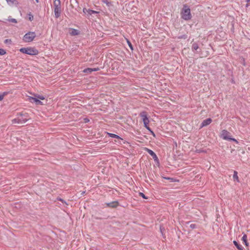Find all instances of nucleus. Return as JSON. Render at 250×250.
Listing matches in <instances>:
<instances>
[{
	"label": "nucleus",
	"mask_w": 250,
	"mask_h": 250,
	"mask_svg": "<svg viewBox=\"0 0 250 250\" xmlns=\"http://www.w3.org/2000/svg\"><path fill=\"white\" fill-rule=\"evenodd\" d=\"M29 20L30 21H32L33 20V16L32 14H29Z\"/></svg>",
	"instance_id": "72a5a7b5"
},
{
	"label": "nucleus",
	"mask_w": 250,
	"mask_h": 250,
	"mask_svg": "<svg viewBox=\"0 0 250 250\" xmlns=\"http://www.w3.org/2000/svg\"><path fill=\"white\" fill-rule=\"evenodd\" d=\"M237 172L236 171H234L233 175V178L234 181H236L237 182H239V178L238 176L237 175Z\"/></svg>",
	"instance_id": "aec40b11"
},
{
	"label": "nucleus",
	"mask_w": 250,
	"mask_h": 250,
	"mask_svg": "<svg viewBox=\"0 0 250 250\" xmlns=\"http://www.w3.org/2000/svg\"><path fill=\"white\" fill-rule=\"evenodd\" d=\"M139 195L142 197L143 199H148L147 197H146L143 192H139Z\"/></svg>",
	"instance_id": "bb28decb"
},
{
	"label": "nucleus",
	"mask_w": 250,
	"mask_h": 250,
	"mask_svg": "<svg viewBox=\"0 0 250 250\" xmlns=\"http://www.w3.org/2000/svg\"><path fill=\"white\" fill-rule=\"evenodd\" d=\"M107 135L110 137L116 138L118 140H115L116 142H119L120 140H123L119 136L115 134L107 133Z\"/></svg>",
	"instance_id": "4468645a"
},
{
	"label": "nucleus",
	"mask_w": 250,
	"mask_h": 250,
	"mask_svg": "<svg viewBox=\"0 0 250 250\" xmlns=\"http://www.w3.org/2000/svg\"><path fill=\"white\" fill-rule=\"evenodd\" d=\"M146 151L148 152V153L152 157V158H153L155 162L157 164V165H159L160 163H159V159L157 157V156L156 155V154H155V153L152 151V150L150 149H148L147 148H145Z\"/></svg>",
	"instance_id": "0eeeda50"
},
{
	"label": "nucleus",
	"mask_w": 250,
	"mask_h": 250,
	"mask_svg": "<svg viewBox=\"0 0 250 250\" xmlns=\"http://www.w3.org/2000/svg\"><path fill=\"white\" fill-rule=\"evenodd\" d=\"M139 116L141 118V119L143 123L146 122H149V120L148 117V114L146 111H143L141 112L139 114Z\"/></svg>",
	"instance_id": "6e6552de"
},
{
	"label": "nucleus",
	"mask_w": 250,
	"mask_h": 250,
	"mask_svg": "<svg viewBox=\"0 0 250 250\" xmlns=\"http://www.w3.org/2000/svg\"><path fill=\"white\" fill-rule=\"evenodd\" d=\"M28 99L30 102L35 103L37 105H43L44 104H43V103L40 101V100H44L45 99L44 97L43 96L37 95H35V97H29Z\"/></svg>",
	"instance_id": "20e7f679"
},
{
	"label": "nucleus",
	"mask_w": 250,
	"mask_h": 250,
	"mask_svg": "<svg viewBox=\"0 0 250 250\" xmlns=\"http://www.w3.org/2000/svg\"><path fill=\"white\" fill-rule=\"evenodd\" d=\"M100 70V68L99 67H97V68H92V72L93 71H97L98 70Z\"/></svg>",
	"instance_id": "c9c22d12"
},
{
	"label": "nucleus",
	"mask_w": 250,
	"mask_h": 250,
	"mask_svg": "<svg viewBox=\"0 0 250 250\" xmlns=\"http://www.w3.org/2000/svg\"><path fill=\"white\" fill-rule=\"evenodd\" d=\"M5 42H8V40H5Z\"/></svg>",
	"instance_id": "a18cd8bd"
},
{
	"label": "nucleus",
	"mask_w": 250,
	"mask_h": 250,
	"mask_svg": "<svg viewBox=\"0 0 250 250\" xmlns=\"http://www.w3.org/2000/svg\"><path fill=\"white\" fill-rule=\"evenodd\" d=\"M228 74L229 75L231 76V77H233V72H232V70H231L230 69H229V70H228Z\"/></svg>",
	"instance_id": "2f4dec72"
},
{
	"label": "nucleus",
	"mask_w": 250,
	"mask_h": 250,
	"mask_svg": "<svg viewBox=\"0 0 250 250\" xmlns=\"http://www.w3.org/2000/svg\"><path fill=\"white\" fill-rule=\"evenodd\" d=\"M54 13L55 17L58 18L60 16L61 14V2L60 0H55L54 2Z\"/></svg>",
	"instance_id": "39448f33"
},
{
	"label": "nucleus",
	"mask_w": 250,
	"mask_h": 250,
	"mask_svg": "<svg viewBox=\"0 0 250 250\" xmlns=\"http://www.w3.org/2000/svg\"><path fill=\"white\" fill-rule=\"evenodd\" d=\"M6 1L9 4H14L18 3L16 0H6Z\"/></svg>",
	"instance_id": "412c9836"
},
{
	"label": "nucleus",
	"mask_w": 250,
	"mask_h": 250,
	"mask_svg": "<svg viewBox=\"0 0 250 250\" xmlns=\"http://www.w3.org/2000/svg\"><path fill=\"white\" fill-rule=\"evenodd\" d=\"M160 231H161V233H162V235H163V231H164V230H165V229H164V228H163V227H162L160 226Z\"/></svg>",
	"instance_id": "473e14b6"
},
{
	"label": "nucleus",
	"mask_w": 250,
	"mask_h": 250,
	"mask_svg": "<svg viewBox=\"0 0 250 250\" xmlns=\"http://www.w3.org/2000/svg\"><path fill=\"white\" fill-rule=\"evenodd\" d=\"M243 64L244 65H246L244 59H243Z\"/></svg>",
	"instance_id": "58836bf2"
},
{
	"label": "nucleus",
	"mask_w": 250,
	"mask_h": 250,
	"mask_svg": "<svg viewBox=\"0 0 250 250\" xmlns=\"http://www.w3.org/2000/svg\"><path fill=\"white\" fill-rule=\"evenodd\" d=\"M79 31L76 29H70L69 30V34L71 35H72V36L77 35L79 34Z\"/></svg>",
	"instance_id": "dca6fc26"
},
{
	"label": "nucleus",
	"mask_w": 250,
	"mask_h": 250,
	"mask_svg": "<svg viewBox=\"0 0 250 250\" xmlns=\"http://www.w3.org/2000/svg\"><path fill=\"white\" fill-rule=\"evenodd\" d=\"M181 17L182 19L186 21H189L192 18L190 9L186 4L183 5L181 9Z\"/></svg>",
	"instance_id": "f257e3e1"
},
{
	"label": "nucleus",
	"mask_w": 250,
	"mask_h": 250,
	"mask_svg": "<svg viewBox=\"0 0 250 250\" xmlns=\"http://www.w3.org/2000/svg\"><path fill=\"white\" fill-rule=\"evenodd\" d=\"M162 178H163L164 179H166V180H169L170 181V182H175L178 181V180H177L176 179H175L174 178H171V177H165V176H162Z\"/></svg>",
	"instance_id": "f3484780"
},
{
	"label": "nucleus",
	"mask_w": 250,
	"mask_h": 250,
	"mask_svg": "<svg viewBox=\"0 0 250 250\" xmlns=\"http://www.w3.org/2000/svg\"><path fill=\"white\" fill-rule=\"evenodd\" d=\"M233 243L238 250H244V248L241 245L239 244L238 242L234 240L233 241Z\"/></svg>",
	"instance_id": "f8f14e48"
},
{
	"label": "nucleus",
	"mask_w": 250,
	"mask_h": 250,
	"mask_svg": "<svg viewBox=\"0 0 250 250\" xmlns=\"http://www.w3.org/2000/svg\"><path fill=\"white\" fill-rule=\"evenodd\" d=\"M92 72V68H87L84 69L83 70V72L85 73H89V74H90Z\"/></svg>",
	"instance_id": "4be33fe9"
},
{
	"label": "nucleus",
	"mask_w": 250,
	"mask_h": 250,
	"mask_svg": "<svg viewBox=\"0 0 250 250\" xmlns=\"http://www.w3.org/2000/svg\"><path fill=\"white\" fill-rule=\"evenodd\" d=\"M20 51L23 54H26L31 56L37 55L39 54L38 50L35 47H27L21 48Z\"/></svg>",
	"instance_id": "7ed1b4c3"
},
{
	"label": "nucleus",
	"mask_w": 250,
	"mask_h": 250,
	"mask_svg": "<svg viewBox=\"0 0 250 250\" xmlns=\"http://www.w3.org/2000/svg\"><path fill=\"white\" fill-rule=\"evenodd\" d=\"M127 176L129 177L130 176H129V174H128L127 175H126V177H125V178H126V179H127Z\"/></svg>",
	"instance_id": "79ce46f5"
},
{
	"label": "nucleus",
	"mask_w": 250,
	"mask_h": 250,
	"mask_svg": "<svg viewBox=\"0 0 250 250\" xmlns=\"http://www.w3.org/2000/svg\"><path fill=\"white\" fill-rule=\"evenodd\" d=\"M149 123V122H144L143 123L144 126L145 127V128L146 129H147L148 127H149V126H148Z\"/></svg>",
	"instance_id": "c85d7f7f"
},
{
	"label": "nucleus",
	"mask_w": 250,
	"mask_h": 250,
	"mask_svg": "<svg viewBox=\"0 0 250 250\" xmlns=\"http://www.w3.org/2000/svg\"><path fill=\"white\" fill-rule=\"evenodd\" d=\"M232 77V78H231V81H231V83H235V81H234V78H233V77Z\"/></svg>",
	"instance_id": "e433bc0d"
},
{
	"label": "nucleus",
	"mask_w": 250,
	"mask_h": 250,
	"mask_svg": "<svg viewBox=\"0 0 250 250\" xmlns=\"http://www.w3.org/2000/svg\"><path fill=\"white\" fill-rule=\"evenodd\" d=\"M127 190H130V188H128V189H126L125 192H127Z\"/></svg>",
	"instance_id": "ea45409f"
},
{
	"label": "nucleus",
	"mask_w": 250,
	"mask_h": 250,
	"mask_svg": "<svg viewBox=\"0 0 250 250\" xmlns=\"http://www.w3.org/2000/svg\"><path fill=\"white\" fill-rule=\"evenodd\" d=\"M188 38V36L186 34L179 36L177 37L178 39H186Z\"/></svg>",
	"instance_id": "b1692460"
},
{
	"label": "nucleus",
	"mask_w": 250,
	"mask_h": 250,
	"mask_svg": "<svg viewBox=\"0 0 250 250\" xmlns=\"http://www.w3.org/2000/svg\"><path fill=\"white\" fill-rule=\"evenodd\" d=\"M150 133L153 135V137H156V135L154 133V132L153 131V130L150 128V127H148L146 129Z\"/></svg>",
	"instance_id": "393cba45"
},
{
	"label": "nucleus",
	"mask_w": 250,
	"mask_h": 250,
	"mask_svg": "<svg viewBox=\"0 0 250 250\" xmlns=\"http://www.w3.org/2000/svg\"><path fill=\"white\" fill-rule=\"evenodd\" d=\"M36 37V33L34 32H29L23 37V41L25 42H31Z\"/></svg>",
	"instance_id": "423d86ee"
},
{
	"label": "nucleus",
	"mask_w": 250,
	"mask_h": 250,
	"mask_svg": "<svg viewBox=\"0 0 250 250\" xmlns=\"http://www.w3.org/2000/svg\"><path fill=\"white\" fill-rule=\"evenodd\" d=\"M221 137L224 140L228 141L231 137L230 133L227 130L224 129L222 131Z\"/></svg>",
	"instance_id": "1a4fd4ad"
},
{
	"label": "nucleus",
	"mask_w": 250,
	"mask_h": 250,
	"mask_svg": "<svg viewBox=\"0 0 250 250\" xmlns=\"http://www.w3.org/2000/svg\"><path fill=\"white\" fill-rule=\"evenodd\" d=\"M7 94V92H3L2 94H0V101H2L3 99L4 96H6Z\"/></svg>",
	"instance_id": "5701e85b"
},
{
	"label": "nucleus",
	"mask_w": 250,
	"mask_h": 250,
	"mask_svg": "<svg viewBox=\"0 0 250 250\" xmlns=\"http://www.w3.org/2000/svg\"><path fill=\"white\" fill-rule=\"evenodd\" d=\"M249 6H250L249 3L247 2V3L246 4V7H248Z\"/></svg>",
	"instance_id": "4c0bfd02"
},
{
	"label": "nucleus",
	"mask_w": 250,
	"mask_h": 250,
	"mask_svg": "<svg viewBox=\"0 0 250 250\" xmlns=\"http://www.w3.org/2000/svg\"><path fill=\"white\" fill-rule=\"evenodd\" d=\"M246 2L248 3H249L250 1V0H246Z\"/></svg>",
	"instance_id": "a19ab883"
},
{
	"label": "nucleus",
	"mask_w": 250,
	"mask_h": 250,
	"mask_svg": "<svg viewBox=\"0 0 250 250\" xmlns=\"http://www.w3.org/2000/svg\"><path fill=\"white\" fill-rule=\"evenodd\" d=\"M83 12L85 14H89V15H92V14L97 13L96 11H93V10H90V9H86V8H83Z\"/></svg>",
	"instance_id": "2eb2a0df"
},
{
	"label": "nucleus",
	"mask_w": 250,
	"mask_h": 250,
	"mask_svg": "<svg viewBox=\"0 0 250 250\" xmlns=\"http://www.w3.org/2000/svg\"><path fill=\"white\" fill-rule=\"evenodd\" d=\"M243 235L242 238V240L243 241V243L246 247H248L249 246V243H248V242L247 241V235L245 233H243Z\"/></svg>",
	"instance_id": "9b49d317"
},
{
	"label": "nucleus",
	"mask_w": 250,
	"mask_h": 250,
	"mask_svg": "<svg viewBox=\"0 0 250 250\" xmlns=\"http://www.w3.org/2000/svg\"><path fill=\"white\" fill-rule=\"evenodd\" d=\"M126 42L127 43L129 48L130 49L132 52H133V51L134 50L133 45L132 44L131 42L129 40H128L126 38Z\"/></svg>",
	"instance_id": "6ab92c4d"
},
{
	"label": "nucleus",
	"mask_w": 250,
	"mask_h": 250,
	"mask_svg": "<svg viewBox=\"0 0 250 250\" xmlns=\"http://www.w3.org/2000/svg\"><path fill=\"white\" fill-rule=\"evenodd\" d=\"M59 200L61 201H62V200L61 199H60Z\"/></svg>",
	"instance_id": "37998d69"
},
{
	"label": "nucleus",
	"mask_w": 250,
	"mask_h": 250,
	"mask_svg": "<svg viewBox=\"0 0 250 250\" xmlns=\"http://www.w3.org/2000/svg\"><path fill=\"white\" fill-rule=\"evenodd\" d=\"M195 152H196V153H202V152H206V150H203V149H196V150H195Z\"/></svg>",
	"instance_id": "c756f323"
},
{
	"label": "nucleus",
	"mask_w": 250,
	"mask_h": 250,
	"mask_svg": "<svg viewBox=\"0 0 250 250\" xmlns=\"http://www.w3.org/2000/svg\"><path fill=\"white\" fill-rule=\"evenodd\" d=\"M10 21H11L12 22H14V23H17V20L15 19H11L10 20H9Z\"/></svg>",
	"instance_id": "f704fd0d"
},
{
	"label": "nucleus",
	"mask_w": 250,
	"mask_h": 250,
	"mask_svg": "<svg viewBox=\"0 0 250 250\" xmlns=\"http://www.w3.org/2000/svg\"><path fill=\"white\" fill-rule=\"evenodd\" d=\"M189 227L191 229H196L197 228V225L196 224H191L190 225Z\"/></svg>",
	"instance_id": "7c9ffc66"
},
{
	"label": "nucleus",
	"mask_w": 250,
	"mask_h": 250,
	"mask_svg": "<svg viewBox=\"0 0 250 250\" xmlns=\"http://www.w3.org/2000/svg\"><path fill=\"white\" fill-rule=\"evenodd\" d=\"M36 1L37 2H39L38 0H36Z\"/></svg>",
	"instance_id": "c03bdc74"
},
{
	"label": "nucleus",
	"mask_w": 250,
	"mask_h": 250,
	"mask_svg": "<svg viewBox=\"0 0 250 250\" xmlns=\"http://www.w3.org/2000/svg\"><path fill=\"white\" fill-rule=\"evenodd\" d=\"M106 205L107 207L110 208H116L118 206L119 204L118 202L114 201L107 203Z\"/></svg>",
	"instance_id": "ddd939ff"
},
{
	"label": "nucleus",
	"mask_w": 250,
	"mask_h": 250,
	"mask_svg": "<svg viewBox=\"0 0 250 250\" xmlns=\"http://www.w3.org/2000/svg\"><path fill=\"white\" fill-rule=\"evenodd\" d=\"M199 48V46L197 43L194 42L191 45V50L192 51H196Z\"/></svg>",
	"instance_id": "a211bd4d"
},
{
	"label": "nucleus",
	"mask_w": 250,
	"mask_h": 250,
	"mask_svg": "<svg viewBox=\"0 0 250 250\" xmlns=\"http://www.w3.org/2000/svg\"><path fill=\"white\" fill-rule=\"evenodd\" d=\"M212 119L210 118H207L202 122L200 125V128H202L203 127L209 125L212 122Z\"/></svg>",
	"instance_id": "9d476101"
},
{
	"label": "nucleus",
	"mask_w": 250,
	"mask_h": 250,
	"mask_svg": "<svg viewBox=\"0 0 250 250\" xmlns=\"http://www.w3.org/2000/svg\"><path fill=\"white\" fill-rule=\"evenodd\" d=\"M6 53V52L5 50L0 48V55H5Z\"/></svg>",
	"instance_id": "cd10ccee"
},
{
	"label": "nucleus",
	"mask_w": 250,
	"mask_h": 250,
	"mask_svg": "<svg viewBox=\"0 0 250 250\" xmlns=\"http://www.w3.org/2000/svg\"><path fill=\"white\" fill-rule=\"evenodd\" d=\"M30 119L29 115L27 113H21L17 115V118L12 120V123L13 124H21L25 123Z\"/></svg>",
	"instance_id": "f03ea898"
},
{
	"label": "nucleus",
	"mask_w": 250,
	"mask_h": 250,
	"mask_svg": "<svg viewBox=\"0 0 250 250\" xmlns=\"http://www.w3.org/2000/svg\"><path fill=\"white\" fill-rule=\"evenodd\" d=\"M229 141H233L236 143V144H238V141L236 140L235 138L231 137V136L229 138V140H228Z\"/></svg>",
	"instance_id": "a878e982"
}]
</instances>
